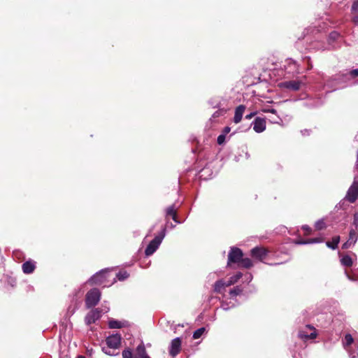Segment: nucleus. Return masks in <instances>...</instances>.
Wrapping results in <instances>:
<instances>
[{
  "mask_svg": "<svg viewBox=\"0 0 358 358\" xmlns=\"http://www.w3.org/2000/svg\"><path fill=\"white\" fill-rule=\"evenodd\" d=\"M317 334L315 329L310 325H307L304 330L299 331V336L305 339H313L316 338Z\"/></svg>",
  "mask_w": 358,
  "mask_h": 358,
  "instance_id": "10",
  "label": "nucleus"
},
{
  "mask_svg": "<svg viewBox=\"0 0 358 358\" xmlns=\"http://www.w3.org/2000/svg\"><path fill=\"white\" fill-rule=\"evenodd\" d=\"M340 36V34L336 31H332L329 36V42L336 41Z\"/></svg>",
  "mask_w": 358,
  "mask_h": 358,
  "instance_id": "30",
  "label": "nucleus"
},
{
  "mask_svg": "<svg viewBox=\"0 0 358 358\" xmlns=\"http://www.w3.org/2000/svg\"><path fill=\"white\" fill-rule=\"evenodd\" d=\"M166 236V228L164 227L159 235L155 237V238L150 241V243L147 246L145 253L147 256L152 255L159 247L162 243L164 238Z\"/></svg>",
  "mask_w": 358,
  "mask_h": 358,
  "instance_id": "2",
  "label": "nucleus"
},
{
  "mask_svg": "<svg viewBox=\"0 0 358 358\" xmlns=\"http://www.w3.org/2000/svg\"><path fill=\"white\" fill-rule=\"evenodd\" d=\"M269 265H279L280 264V263H275V264H268Z\"/></svg>",
  "mask_w": 358,
  "mask_h": 358,
  "instance_id": "47",
  "label": "nucleus"
},
{
  "mask_svg": "<svg viewBox=\"0 0 358 358\" xmlns=\"http://www.w3.org/2000/svg\"><path fill=\"white\" fill-rule=\"evenodd\" d=\"M350 73L353 77L358 76V69H354V70L351 71Z\"/></svg>",
  "mask_w": 358,
  "mask_h": 358,
  "instance_id": "38",
  "label": "nucleus"
},
{
  "mask_svg": "<svg viewBox=\"0 0 358 358\" xmlns=\"http://www.w3.org/2000/svg\"><path fill=\"white\" fill-rule=\"evenodd\" d=\"M101 316V311L98 309H94L91 310L85 317V323L87 325L94 323L96 320H98Z\"/></svg>",
  "mask_w": 358,
  "mask_h": 358,
  "instance_id": "11",
  "label": "nucleus"
},
{
  "mask_svg": "<svg viewBox=\"0 0 358 358\" xmlns=\"http://www.w3.org/2000/svg\"><path fill=\"white\" fill-rule=\"evenodd\" d=\"M77 358H85L84 356H78Z\"/></svg>",
  "mask_w": 358,
  "mask_h": 358,
  "instance_id": "49",
  "label": "nucleus"
},
{
  "mask_svg": "<svg viewBox=\"0 0 358 358\" xmlns=\"http://www.w3.org/2000/svg\"><path fill=\"white\" fill-rule=\"evenodd\" d=\"M352 358H355V357H352Z\"/></svg>",
  "mask_w": 358,
  "mask_h": 358,
  "instance_id": "50",
  "label": "nucleus"
},
{
  "mask_svg": "<svg viewBox=\"0 0 358 358\" xmlns=\"http://www.w3.org/2000/svg\"><path fill=\"white\" fill-rule=\"evenodd\" d=\"M121 336L118 334H112L106 338V343L107 346L102 347L103 352L110 356H114L117 354L113 353L112 350L117 349L121 343Z\"/></svg>",
  "mask_w": 358,
  "mask_h": 358,
  "instance_id": "1",
  "label": "nucleus"
},
{
  "mask_svg": "<svg viewBox=\"0 0 358 358\" xmlns=\"http://www.w3.org/2000/svg\"><path fill=\"white\" fill-rule=\"evenodd\" d=\"M353 341H354V339H353L352 336H351V334H348L345 336L344 341H343V345L345 347L350 346V345H352Z\"/></svg>",
  "mask_w": 358,
  "mask_h": 358,
  "instance_id": "24",
  "label": "nucleus"
},
{
  "mask_svg": "<svg viewBox=\"0 0 358 358\" xmlns=\"http://www.w3.org/2000/svg\"><path fill=\"white\" fill-rule=\"evenodd\" d=\"M253 129L257 133H262L266 129V121L264 118L257 117L252 122Z\"/></svg>",
  "mask_w": 358,
  "mask_h": 358,
  "instance_id": "12",
  "label": "nucleus"
},
{
  "mask_svg": "<svg viewBox=\"0 0 358 358\" xmlns=\"http://www.w3.org/2000/svg\"><path fill=\"white\" fill-rule=\"evenodd\" d=\"M242 292V289L241 287H234V289H231L230 290V294L231 296H236V295H238L240 294Z\"/></svg>",
  "mask_w": 358,
  "mask_h": 358,
  "instance_id": "31",
  "label": "nucleus"
},
{
  "mask_svg": "<svg viewBox=\"0 0 358 358\" xmlns=\"http://www.w3.org/2000/svg\"><path fill=\"white\" fill-rule=\"evenodd\" d=\"M315 226L317 229L320 230V229H322L323 228H324L325 224L323 220H320L315 222Z\"/></svg>",
  "mask_w": 358,
  "mask_h": 358,
  "instance_id": "32",
  "label": "nucleus"
},
{
  "mask_svg": "<svg viewBox=\"0 0 358 358\" xmlns=\"http://www.w3.org/2000/svg\"><path fill=\"white\" fill-rule=\"evenodd\" d=\"M301 132H302L303 135H306V134L308 135L309 134V131L306 130V129L304 131H302Z\"/></svg>",
  "mask_w": 358,
  "mask_h": 358,
  "instance_id": "44",
  "label": "nucleus"
},
{
  "mask_svg": "<svg viewBox=\"0 0 358 358\" xmlns=\"http://www.w3.org/2000/svg\"><path fill=\"white\" fill-rule=\"evenodd\" d=\"M206 329L204 327H201L196 329L193 334V338L198 339L205 332Z\"/></svg>",
  "mask_w": 358,
  "mask_h": 358,
  "instance_id": "26",
  "label": "nucleus"
},
{
  "mask_svg": "<svg viewBox=\"0 0 358 358\" xmlns=\"http://www.w3.org/2000/svg\"><path fill=\"white\" fill-rule=\"evenodd\" d=\"M358 238V234L356 230L351 229L349 234L348 240L343 243V248H349L351 245L355 244Z\"/></svg>",
  "mask_w": 358,
  "mask_h": 358,
  "instance_id": "13",
  "label": "nucleus"
},
{
  "mask_svg": "<svg viewBox=\"0 0 358 358\" xmlns=\"http://www.w3.org/2000/svg\"><path fill=\"white\" fill-rule=\"evenodd\" d=\"M225 136H225L224 134H222L218 136L217 141V143L219 145H222V144H223L224 143V141H225Z\"/></svg>",
  "mask_w": 358,
  "mask_h": 358,
  "instance_id": "34",
  "label": "nucleus"
},
{
  "mask_svg": "<svg viewBox=\"0 0 358 358\" xmlns=\"http://www.w3.org/2000/svg\"><path fill=\"white\" fill-rule=\"evenodd\" d=\"M301 82L299 80H289L282 82L279 84L281 88H285L291 91H297L300 89Z\"/></svg>",
  "mask_w": 358,
  "mask_h": 358,
  "instance_id": "9",
  "label": "nucleus"
},
{
  "mask_svg": "<svg viewBox=\"0 0 358 358\" xmlns=\"http://www.w3.org/2000/svg\"><path fill=\"white\" fill-rule=\"evenodd\" d=\"M101 299V292L94 288L90 289L86 294L85 305L87 308L95 306Z\"/></svg>",
  "mask_w": 358,
  "mask_h": 358,
  "instance_id": "3",
  "label": "nucleus"
},
{
  "mask_svg": "<svg viewBox=\"0 0 358 358\" xmlns=\"http://www.w3.org/2000/svg\"><path fill=\"white\" fill-rule=\"evenodd\" d=\"M256 115L255 112L250 113V114L247 115L245 116V118L248 120L251 119L252 117H254Z\"/></svg>",
  "mask_w": 358,
  "mask_h": 358,
  "instance_id": "39",
  "label": "nucleus"
},
{
  "mask_svg": "<svg viewBox=\"0 0 358 358\" xmlns=\"http://www.w3.org/2000/svg\"><path fill=\"white\" fill-rule=\"evenodd\" d=\"M352 12L358 13V0H355L352 6Z\"/></svg>",
  "mask_w": 358,
  "mask_h": 358,
  "instance_id": "35",
  "label": "nucleus"
},
{
  "mask_svg": "<svg viewBox=\"0 0 358 358\" xmlns=\"http://www.w3.org/2000/svg\"><path fill=\"white\" fill-rule=\"evenodd\" d=\"M108 327L110 329H120L123 327V323L115 320H110L108 322Z\"/></svg>",
  "mask_w": 358,
  "mask_h": 358,
  "instance_id": "20",
  "label": "nucleus"
},
{
  "mask_svg": "<svg viewBox=\"0 0 358 358\" xmlns=\"http://www.w3.org/2000/svg\"><path fill=\"white\" fill-rule=\"evenodd\" d=\"M22 271L26 274H29L34 272L36 266L35 262L31 261H27L22 264Z\"/></svg>",
  "mask_w": 358,
  "mask_h": 358,
  "instance_id": "15",
  "label": "nucleus"
},
{
  "mask_svg": "<svg viewBox=\"0 0 358 358\" xmlns=\"http://www.w3.org/2000/svg\"><path fill=\"white\" fill-rule=\"evenodd\" d=\"M358 198V182L355 180L352 185L350 187L347 194L346 199L350 203H354Z\"/></svg>",
  "mask_w": 358,
  "mask_h": 358,
  "instance_id": "7",
  "label": "nucleus"
},
{
  "mask_svg": "<svg viewBox=\"0 0 358 358\" xmlns=\"http://www.w3.org/2000/svg\"><path fill=\"white\" fill-rule=\"evenodd\" d=\"M275 115V117L274 116H272V117H271L270 119V121L272 122V123H275V124H279L280 121H282L281 118L280 117L279 115L276 114H274Z\"/></svg>",
  "mask_w": 358,
  "mask_h": 358,
  "instance_id": "33",
  "label": "nucleus"
},
{
  "mask_svg": "<svg viewBox=\"0 0 358 358\" xmlns=\"http://www.w3.org/2000/svg\"><path fill=\"white\" fill-rule=\"evenodd\" d=\"M353 224L355 225L357 228H358V213H355L354 215Z\"/></svg>",
  "mask_w": 358,
  "mask_h": 358,
  "instance_id": "36",
  "label": "nucleus"
},
{
  "mask_svg": "<svg viewBox=\"0 0 358 358\" xmlns=\"http://www.w3.org/2000/svg\"><path fill=\"white\" fill-rule=\"evenodd\" d=\"M107 275L108 271L106 270H101L92 276L89 279L88 282L91 285H102L105 282V280L107 278Z\"/></svg>",
  "mask_w": 358,
  "mask_h": 358,
  "instance_id": "4",
  "label": "nucleus"
},
{
  "mask_svg": "<svg viewBox=\"0 0 358 358\" xmlns=\"http://www.w3.org/2000/svg\"><path fill=\"white\" fill-rule=\"evenodd\" d=\"M116 276L119 280L122 281L129 277V274L127 271H120L117 273Z\"/></svg>",
  "mask_w": 358,
  "mask_h": 358,
  "instance_id": "29",
  "label": "nucleus"
},
{
  "mask_svg": "<svg viewBox=\"0 0 358 358\" xmlns=\"http://www.w3.org/2000/svg\"><path fill=\"white\" fill-rule=\"evenodd\" d=\"M352 22L355 24H358V15H355L352 17Z\"/></svg>",
  "mask_w": 358,
  "mask_h": 358,
  "instance_id": "41",
  "label": "nucleus"
},
{
  "mask_svg": "<svg viewBox=\"0 0 358 358\" xmlns=\"http://www.w3.org/2000/svg\"><path fill=\"white\" fill-rule=\"evenodd\" d=\"M322 240L321 238H309L306 241H296V243L298 245H306V244H312V243H321Z\"/></svg>",
  "mask_w": 358,
  "mask_h": 358,
  "instance_id": "17",
  "label": "nucleus"
},
{
  "mask_svg": "<svg viewBox=\"0 0 358 358\" xmlns=\"http://www.w3.org/2000/svg\"><path fill=\"white\" fill-rule=\"evenodd\" d=\"M241 277L242 273L241 272H238L234 275L231 276L229 280L226 281V286L229 287L235 284Z\"/></svg>",
  "mask_w": 358,
  "mask_h": 358,
  "instance_id": "16",
  "label": "nucleus"
},
{
  "mask_svg": "<svg viewBox=\"0 0 358 358\" xmlns=\"http://www.w3.org/2000/svg\"><path fill=\"white\" fill-rule=\"evenodd\" d=\"M172 219H173V220L175 222H176V223H178V224H180V222L178 220V218H177V215H173V216L172 217Z\"/></svg>",
  "mask_w": 358,
  "mask_h": 358,
  "instance_id": "43",
  "label": "nucleus"
},
{
  "mask_svg": "<svg viewBox=\"0 0 358 358\" xmlns=\"http://www.w3.org/2000/svg\"><path fill=\"white\" fill-rule=\"evenodd\" d=\"M340 241V237L338 236H335L332 238V242H327L326 245L328 248L335 250Z\"/></svg>",
  "mask_w": 358,
  "mask_h": 358,
  "instance_id": "19",
  "label": "nucleus"
},
{
  "mask_svg": "<svg viewBox=\"0 0 358 358\" xmlns=\"http://www.w3.org/2000/svg\"><path fill=\"white\" fill-rule=\"evenodd\" d=\"M302 229L306 231V234H308L311 231V229L308 225H303Z\"/></svg>",
  "mask_w": 358,
  "mask_h": 358,
  "instance_id": "37",
  "label": "nucleus"
},
{
  "mask_svg": "<svg viewBox=\"0 0 358 358\" xmlns=\"http://www.w3.org/2000/svg\"><path fill=\"white\" fill-rule=\"evenodd\" d=\"M182 341L179 337L173 339L169 346V355L172 357H176L179 354L181 349Z\"/></svg>",
  "mask_w": 358,
  "mask_h": 358,
  "instance_id": "8",
  "label": "nucleus"
},
{
  "mask_svg": "<svg viewBox=\"0 0 358 358\" xmlns=\"http://www.w3.org/2000/svg\"><path fill=\"white\" fill-rule=\"evenodd\" d=\"M109 308H106L104 309V313H107L108 311Z\"/></svg>",
  "mask_w": 358,
  "mask_h": 358,
  "instance_id": "48",
  "label": "nucleus"
},
{
  "mask_svg": "<svg viewBox=\"0 0 358 358\" xmlns=\"http://www.w3.org/2000/svg\"><path fill=\"white\" fill-rule=\"evenodd\" d=\"M166 216H171V217H173V215H176V210H175L174 205H171L166 208Z\"/></svg>",
  "mask_w": 358,
  "mask_h": 358,
  "instance_id": "28",
  "label": "nucleus"
},
{
  "mask_svg": "<svg viewBox=\"0 0 358 358\" xmlns=\"http://www.w3.org/2000/svg\"><path fill=\"white\" fill-rule=\"evenodd\" d=\"M136 351L137 355L141 358L147 354L146 353V350H145V346H144L143 343H141L140 345H138L137 346Z\"/></svg>",
  "mask_w": 358,
  "mask_h": 358,
  "instance_id": "21",
  "label": "nucleus"
},
{
  "mask_svg": "<svg viewBox=\"0 0 358 358\" xmlns=\"http://www.w3.org/2000/svg\"><path fill=\"white\" fill-rule=\"evenodd\" d=\"M122 358H136L130 348L124 349L122 352Z\"/></svg>",
  "mask_w": 358,
  "mask_h": 358,
  "instance_id": "25",
  "label": "nucleus"
},
{
  "mask_svg": "<svg viewBox=\"0 0 358 358\" xmlns=\"http://www.w3.org/2000/svg\"><path fill=\"white\" fill-rule=\"evenodd\" d=\"M261 110L263 113H271L272 114H276V110H275L274 108H273L271 106H270L268 105L263 106Z\"/></svg>",
  "mask_w": 358,
  "mask_h": 358,
  "instance_id": "27",
  "label": "nucleus"
},
{
  "mask_svg": "<svg viewBox=\"0 0 358 358\" xmlns=\"http://www.w3.org/2000/svg\"><path fill=\"white\" fill-rule=\"evenodd\" d=\"M245 110V106L244 105H239L236 108L234 117V122L236 124H238L241 121Z\"/></svg>",
  "mask_w": 358,
  "mask_h": 358,
  "instance_id": "14",
  "label": "nucleus"
},
{
  "mask_svg": "<svg viewBox=\"0 0 358 358\" xmlns=\"http://www.w3.org/2000/svg\"><path fill=\"white\" fill-rule=\"evenodd\" d=\"M243 252L241 250L238 248H232L228 255L227 264L229 265L231 262L237 263L240 262L243 257Z\"/></svg>",
  "mask_w": 358,
  "mask_h": 358,
  "instance_id": "6",
  "label": "nucleus"
},
{
  "mask_svg": "<svg viewBox=\"0 0 358 358\" xmlns=\"http://www.w3.org/2000/svg\"><path fill=\"white\" fill-rule=\"evenodd\" d=\"M240 262L241 264V266L244 268H248L252 266V262L250 258H242Z\"/></svg>",
  "mask_w": 358,
  "mask_h": 358,
  "instance_id": "23",
  "label": "nucleus"
},
{
  "mask_svg": "<svg viewBox=\"0 0 358 358\" xmlns=\"http://www.w3.org/2000/svg\"><path fill=\"white\" fill-rule=\"evenodd\" d=\"M141 358H150L147 354L142 357Z\"/></svg>",
  "mask_w": 358,
  "mask_h": 358,
  "instance_id": "46",
  "label": "nucleus"
},
{
  "mask_svg": "<svg viewBox=\"0 0 358 358\" xmlns=\"http://www.w3.org/2000/svg\"><path fill=\"white\" fill-rule=\"evenodd\" d=\"M230 131H231V128H230V127H224V130H223V133H222V134H225V136H226L228 133H229V132H230Z\"/></svg>",
  "mask_w": 358,
  "mask_h": 358,
  "instance_id": "40",
  "label": "nucleus"
},
{
  "mask_svg": "<svg viewBox=\"0 0 358 358\" xmlns=\"http://www.w3.org/2000/svg\"><path fill=\"white\" fill-rule=\"evenodd\" d=\"M341 264L345 266H350L352 264V258L348 255H345V256L343 257L341 259Z\"/></svg>",
  "mask_w": 358,
  "mask_h": 358,
  "instance_id": "22",
  "label": "nucleus"
},
{
  "mask_svg": "<svg viewBox=\"0 0 358 358\" xmlns=\"http://www.w3.org/2000/svg\"><path fill=\"white\" fill-rule=\"evenodd\" d=\"M268 254V250L263 247H255L251 250V256L262 262H264Z\"/></svg>",
  "mask_w": 358,
  "mask_h": 358,
  "instance_id": "5",
  "label": "nucleus"
},
{
  "mask_svg": "<svg viewBox=\"0 0 358 358\" xmlns=\"http://www.w3.org/2000/svg\"><path fill=\"white\" fill-rule=\"evenodd\" d=\"M226 287V281L222 280H218L215 284L214 290L216 292L220 293L222 290Z\"/></svg>",
  "mask_w": 358,
  "mask_h": 358,
  "instance_id": "18",
  "label": "nucleus"
},
{
  "mask_svg": "<svg viewBox=\"0 0 358 358\" xmlns=\"http://www.w3.org/2000/svg\"><path fill=\"white\" fill-rule=\"evenodd\" d=\"M221 308H222L224 310H228L229 309V307L224 303H222L221 306Z\"/></svg>",
  "mask_w": 358,
  "mask_h": 358,
  "instance_id": "42",
  "label": "nucleus"
},
{
  "mask_svg": "<svg viewBox=\"0 0 358 358\" xmlns=\"http://www.w3.org/2000/svg\"><path fill=\"white\" fill-rule=\"evenodd\" d=\"M247 279L249 280V281H251L252 279V276L250 273L248 274V277L247 278Z\"/></svg>",
  "mask_w": 358,
  "mask_h": 358,
  "instance_id": "45",
  "label": "nucleus"
}]
</instances>
